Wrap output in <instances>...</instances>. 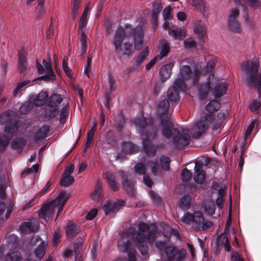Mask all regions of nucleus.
I'll return each instance as SVG.
<instances>
[{"label":"nucleus","instance_id":"obj_1","mask_svg":"<svg viewBox=\"0 0 261 261\" xmlns=\"http://www.w3.org/2000/svg\"><path fill=\"white\" fill-rule=\"evenodd\" d=\"M156 227L154 225H148L140 223L138 225L137 232L133 228H129L123 232L118 242V249L122 252H127L129 261H136V251L135 246L129 241L134 240L140 253L145 255L147 254L148 247L146 243H152L156 236Z\"/></svg>","mask_w":261,"mask_h":261},{"label":"nucleus","instance_id":"obj_2","mask_svg":"<svg viewBox=\"0 0 261 261\" xmlns=\"http://www.w3.org/2000/svg\"><path fill=\"white\" fill-rule=\"evenodd\" d=\"M132 39L135 49L137 50L141 49L144 39L142 27L137 26L130 31L128 29H124L121 27L117 29L112 40L116 56L118 57L129 56L133 53V45L130 42Z\"/></svg>","mask_w":261,"mask_h":261},{"label":"nucleus","instance_id":"obj_3","mask_svg":"<svg viewBox=\"0 0 261 261\" xmlns=\"http://www.w3.org/2000/svg\"><path fill=\"white\" fill-rule=\"evenodd\" d=\"M169 108V103L167 99L160 101L158 107L157 113L161 117L160 124L162 127V134L164 137L172 139L176 146L180 148L189 144L190 129H182L180 134L178 129L173 127L170 115L168 113Z\"/></svg>","mask_w":261,"mask_h":261},{"label":"nucleus","instance_id":"obj_4","mask_svg":"<svg viewBox=\"0 0 261 261\" xmlns=\"http://www.w3.org/2000/svg\"><path fill=\"white\" fill-rule=\"evenodd\" d=\"M134 123L137 131L141 136L143 147L147 155H153L156 151L151 141L156 138L158 130L154 126L152 119H146L142 115H140L135 119Z\"/></svg>","mask_w":261,"mask_h":261},{"label":"nucleus","instance_id":"obj_5","mask_svg":"<svg viewBox=\"0 0 261 261\" xmlns=\"http://www.w3.org/2000/svg\"><path fill=\"white\" fill-rule=\"evenodd\" d=\"M225 114V113L220 112L215 119H213L212 115L206 114L195 122L190 132L192 134L194 138L197 139L211 126L213 130H217L221 127Z\"/></svg>","mask_w":261,"mask_h":261},{"label":"nucleus","instance_id":"obj_6","mask_svg":"<svg viewBox=\"0 0 261 261\" xmlns=\"http://www.w3.org/2000/svg\"><path fill=\"white\" fill-rule=\"evenodd\" d=\"M258 62L248 61L241 65V69L244 73L246 85L251 88L257 89L258 94L261 93V72H258Z\"/></svg>","mask_w":261,"mask_h":261},{"label":"nucleus","instance_id":"obj_7","mask_svg":"<svg viewBox=\"0 0 261 261\" xmlns=\"http://www.w3.org/2000/svg\"><path fill=\"white\" fill-rule=\"evenodd\" d=\"M200 76V72L198 67H195L194 71L192 72L191 67L189 65H181L180 67L179 72L177 77L175 80V84H179V88L183 91L187 90L186 82L191 80L192 83L196 84L199 77Z\"/></svg>","mask_w":261,"mask_h":261},{"label":"nucleus","instance_id":"obj_8","mask_svg":"<svg viewBox=\"0 0 261 261\" xmlns=\"http://www.w3.org/2000/svg\"><path fill=\"white\" fill-rule=\"evenodd\" d=\"M155 246L168 261H182L186 254L185 249L176 248L163 242H158Z\"/></svg>","mask_w":261,"mask_h":261},{"label":"nucleus","instance_id":"obj_9","mask_svg":"<svg viewBox=\"0 0 261 261\" xmlns=\"http://www.w3.org/2000/svg\"><path fill=\"white\" fill-rule=\"evenodd\" d=\"M181 219L184 223L192 225L197 229L204 230L212 225L211 222L204 220L203 215L200 212H195L193 214L187 213Z\"/></svg>","mask_w":261,"mask_h":261},{"label":"nucleus","instance_id":"obj_10","mask_svg":"<svg viewBox=\"0 0 261 261\" xmlns=\"http://www.w3.org/2000/svg\"><path fill=\"white\" fill-rule=\"evenodd\" d=\"M219 81L218 76L212 74L209 76L206 84L200 85L198 89V95L200 100H203L207 98L209 90L212 88V85L217 84Z\"/></svg>","mask_w":261,"mask_h":261},{"label":"nucleus","instance_id":"obj_11","mask_svg":"<svg viewBox=\"0 0 261 261\" xmlns=\"http://www.w3.org/2000/svg\"><path fill=\"white\" fill-rule=\"evenodd\" d=\"M42 64L37 63V68L40 74L45 73V75L42 76L40 79L47 78L48 79H53L55 75L52 69L50 63L47 62L45 60L42 61Z\"/></svg>","mask_w":261,"mask_h":261},{"label":"nucleus","instance_id":"obj_12","mask_svg":"<svg viewBox=\"0 0 261 261\" xmlns=\"http://www.w3.org/2000/svg\"><path fill=\"white\" fill-rule=\"evenodd\" d=\"M123 205V201L118 200L115 202L108 201L103 205L102 209L106 215H112L117 212Z\"/></svg>","mask_w":261,"mask_h":261},{"label":"nucleus","instance_id":"obj_13","mask_svg":"<svg viewBox=\"0 0 261 261\" xmlns=\"http://www.w3.org/2000/svg\"><path fill=\"white\" fill-rule=\"evenodd\" d=\"M46 244L44 242H41L36 248L34 252L28 254L25 261H37L41 259L45 252Z\"/></svg>","mask_w":261,"mask_h":261},{"label":"nucleus","instance_id":"obj_14","mask_svg":"<svg viewBox=\"0 0 261 261\" xmlns=\"http://www.w3.org/2000/svg\"><path fill=\"white\" fill-rule=\"evenodd\" d=\"M39 227V223L37 220L33 218L29 221L24 222L20 225V229L23 233H30L36 231Z\"/></svg>","mask_w":261,"mask_h":261},{"label":"nucleus","instance_id":"obj_15","mask_svg":"<svg viewBox=\"0 0 261 261\" xmlns=\"http://www.w3.org/2000/svg\"><path fill=\"white\" fill-rule=\"evenodd\" d=\"M239 15V11L238 9L232 10L229 15L228 19V27L234 32L240 31V25L237 18Z\"/></svg>","mask_w":261,"mask_h":261},{"label":"nucleus","instance_id":"obj_16","mask_svg":"<svg viewBox=\"0 0 261 261\" xmlns=\"http://www.w3.org/2000/svg\"><path fill=\"white\" fill-rule=\"evenodd\" d=\"M193 31L200 39L203 40L206 35V27L203 21L196 20L193 24Z\"/></svg>","mask_w":261,"mask_h":261},{"label":"nucleus","instance_id":"obj_17","mask_svg":"<svg viewBox=\"0 0 261 261\" xmlns=\"http://www.w3.org/2000/svg\"><path fill=\"white\" fill-rule=\"evenodd\" d=\"M55 208L51 202L44 205L38 212L39 217L47 221L54 212Z\"/></svg>","mask_w":261,"mask_h":261},{"label":"nucleus","instance_id":"obj_18","mask_svg":"<svg viewBox=\"0 0 261 261\" xmlns=\"http://www.w3.org/2000/svg\"><path fill=\"white\" fill-rule=\"evenodd\" d=\"M135 171L140 175L143 174V180L145 184L149 187H151L152 185V181L149 176L146 174V166L145 165L139 163L135 167Z\"/></svg>","mask_w":261,"mask_h":261},{"label":"nucleus","instance_id":"obj_19","mask_svg":"<svg viewBox=\"0 0 261 261\" xmlns=\"http://www.w3.org/2000/svg\"><path fill=\"white\" fill-rule=\"evenodd\" d=\"M179 84H175L174 82L173 85L169 89L167 96L171 101L176 102L179 100V92L181 91L179 88ZM182 92L184 91H182Z\"/></svg>","mask_w":261,"mask_h":261},{"label":"nucleus","instance_id":"obj_20","mask_svg":"<svg viewBox=\"0 0 261 261\" xmlns=\"http://www.w3.org/2000/svg\"><path fill=\"white\" fill-rule=\"evenodd\" d=\"M194 179L198 184H202L205 181V173L202 169L199 162H196Z\"/></svg>","mask_w":261,"mask_h":261},{"label":"nucleus","instance_id":"obj_21","mask_svg":"<svg viewBox=\"0 0 261 261\" xmlns=\"http://www.w3.org/2000/svg\"><path fill=\"white\" fill-rule=\"evenodd\" d=\"M191 5L195 10L202 13L204 17L205 16L208 6L204 0H192Z\"/></svg>","mask_w":261,"mask_h":261},{"label":"nucleus","instance_id":"obj_22","mask_svg":"<svg viewBox=\"0 0 261 261\" xmlns=\"http://www.w3.org/2000/svg\"><path fill=\"white\" fill-rule=\"evenodd\" d=\"M174 66L173 63H169L163 66L160 70V75L161 80L165 82L171 75V70Z\"/></svg>","mask_w":261,"mask_h":261},{"label":"nucleus","instance_id":"obj_23","mask_svg":"<svg viewBox=\"0 0 261 261\" xmlns=\"http://www.w3.org/2000/svg\"><path fill=\"white\" fill-rule=\"evenodd\" d=\"M219 81L216 84L212 85V87H214L212 90V94L216 97H220L224 95L227 91V86L226 83H218Z\"/></svg>","mask_w":261,"mask_h":261},{"label":"nucleus","instance_id":"obj_24","mask_svg":"<svg viewBox=\"0 0 261 261\" xmlns=\"http://www.w3.org/2000/svg\"><path fill=\"white\" fill-rule=\"evenodd\" d=\"M27 53L24 49H21L18 53V69L20 73L23 72L27 69Z\"/></svg>","mask_w":261,"mask_h":261},{"label":"nucleus","instance_id":"obj_25","mask_svg":"<svg viewBox=\"0 0 261 261\" xmlns=\"http://www.w3.org/2000/svg\"><path fill=\"white\" fill-rule=\"evenodd\" d=\"M70 195L66 194L65 192H61L58 197L51 201L53 204L55 206L56 205L64 206L67 200L69 198Z\"/></svg>","mask_w":261,"mask_h":261},{"label":"nucleus","instance_id":"obj_26","mask_svg":"<svg viewBox=\"0 0 261 261\" xmlns=\"http://www.w3.org/2000/svg\"><path fill=\"white\" fill-rule=\"evenodd\" d=\"M89 11V8H88V6H86L81 17L79 22V29L81 30V32H82V31L85 32V30L86 28L87 23V17Z\"/></svg>","mask_w":261,"mask_h":261},{"label":"nucleus","instance_id":"obj_27","mask_svg":"<svg viewBox=\"0 0 261 261\" xmlns=\"http://www.w3.org/2000/svg\"><path fill=\"white\" fill-rule=\"evenodd\" d=\"M149 49L148 47H146L144 50L142 51L140 54L137 56L135 63V66L136 68H138L141 64L144 61L145 59L148 56Z\"/></svg>","mask_w":261,"mask_h":261},{"label":"nucleus","instance_id":"obj_28","mask_svg":"<svg viewBox=\"0 0 261 261\" xmlns=\"http://www.w3.org/2000/svg\"><path fill=\"white\" fill-rule=\"evenodd\" d=\"M18 123L16 121L8 122L6 123L4 131L7 135L14 133L18 129Z\"/></svg>","mask_w":261,"mask_h":261},{"label":"nucleus","instance_id":"obj_29","mask_svg":"<svg viewBox=\"0 0 261 261\" xmlns=\"http://www.w3.org/2000/svg\"><path fill=\"white\" fill-rule=\"evenodd\" d=\"M221 107L219 101L216 100H211L205 106V110L209 113H213L217 111Z\"/></svg>","mask_w":261,"mask_h":261},{"label":"nucleus","instance_id":"obj_30","mask_svg":"<svg viewBox=\"0 0 261 261\" xmlns=\"http://www.w3.org/2000/svg\"><path fill=\"white\" fill-rule=\"evenodd\" d=\"M168 33L175 39H179L186 35V31L184 28H177L175 30L169 29Z\"/></svg>","mask_w":261,"mask_h":261},{"label":"nucleus","instance_id":"obj_31","mask_svg":"<svg viewBox=\"0 0 261 261\" xmlns=\"http://www.w3.org/2000/svg\"><path fill=\"white\" fill-rule=\"evenodd\" d=\"M192 197L190 195L183 196L179 203V207L184 211L188 210L191 205Z\"/></svg>","mask_w":261,"mask_h":261},{"label":"nucleus","instance_id":"obj_32","mask_svg":"<svg viewBox=\"0 0 261 261\" xmlns=\"http://www.w3.org/2000/svg\"><path fill=\"white\" fill-rule=\"evenodd\" d=\"M161 45V49L160 54L157 55L160 59L163 58L166 56L169 51V45L168 42L166 40H162L160 41Z\"/></svg>","mask_w":261,"mask_h":261},{"label":"nucleus","instance_id":"obj_33","mask_svg":"<svg viewBox=\"0 0 261 261\" xmlns=\"http://www.w3.org/2000/svg\"><path fill=\"white\" fill-rule=\"evenodd\" d=\"M103 176L110 185L111 189L113 191L118 190V187L115 182V178L112 174L110 172H106L104 173Z\"/></svg>","mask_w":261,"mask_h":261},{"label":"nucleus","instance_id":"obj_34","mask_svg":"<svg viewBox=\"0 0 261 261\" xmlns=\"http://www.w3.org/2000/svg\"><path fill=\"white\" fill-rule=\"evenodd\" d=\"M216 63V60L214 59H212L208 62L206 65L203 68L201 67L199 68V70L200 72V75L202 73H208L211 72L215 67Z\"/></svg>","mask_w":261,"mask_h":261},{"label":"nucleus","instance_id":"obj_35","mask_svg":"<svg viewBox=\"0 0 261 261\" xmlns=\"http://www.w3.org/2000/svg\"><path fill=\"white\" fill-rule=\"evenodd\" d=\"M48 97V94L46 92H40L36 96L34 102L36 106H41L44 105Z\"/></svg>","mask_w":261,"mask_h":261},{"label":"nucleus","instance_id":"obj_36","mask_svg":"<svg viewBox=\"0 0 261 261\" xmlns=\"http://www.w3.org/2000/svg\"><path fill=\"white\" fill-rule=\"evenodd\" d=\"M21 258L20 253L14 250H12L6 256V261H19Z\"/></svg>","mask_w":261,"mask_h":261},{"label":"nucleus","instance_id":"obj_37","mask_svg":"<svg viewBox=\"0 0 261 261\" xmlns=\"http://www.w3.org/2000/svg\"><path fill=\"white\" fill-rule=\"evenodd\" d=\"M79 232L77 226L74 224L68 225L66 228V235L68 238L75 237Z\"/></svg>","mask_w":261,"mask_h":261},{"label":"nucleus","instance_id":"obj_38","mask_svg":"<svg viewBox=\"0 0 261 261\" xmlns=\"http://www.w3.org/2000/svg\"><path fill=\"white\" fill-rule=\"evenodd\" d=\"M136 150L137 147L132 143H124L122 145V151L126 154L134 153Z\"/></svg>","mask_w":261,"mask_h":261},{"label":"nucleus","instance_id":"obj_39","mask_svg":"<svg viewBox=\"0 0 261 261\" xmlns=\"http://www.w3.org/2000/svg\"><path fill=\"white\" fill-rule=\"evenodd\" d=\"M74 181V178L70 175H63L61 179L60 184L62 186L66 187L70 186Z\"/></svg>","mask_w":261,"mask_h":261},{"label":"nucleus","instance_id":"obj_40","mask_svg":"<svg viewBox=\"0 0 261 261\" xmlns=\"http://www.w3.org/2000/svg\"><path fill=\"white\" fill-rule=\"evenodd\" d=\"M30 82V81L24 80L17 83L16 85V88L13 91V95L17 96L20 93L21 89L29 84Z\"/></svg>","mask_w":261,"mask_h":261},{"label":"nucleus","instance_id":"obj_41","mask_svg":"<svg viewBox=\"0 0 261 261\" xmlns=\"http://www.w3.org/2000/svg\"><path fill=\"white\" fill-rule=\"evenodd\" d=\"M102 189L101 184L98 182L96 186L95 190L91 194L92 198L96 201H98L100 197Z\"/></svg>","mask_w":261,"mask_h":261},{"label":"nucleus","instance_id":"obj_42","mask_svg":"<svg viewBox=\"0 0 261 261\" xmlns=\"http://www.w3.org/2000/svg\"><path fill=\"white\" fill-rule=\"evenodd\" d=\"M204 212L208 215H213L215 212V205L211 201H207L204 207Z\"/></svg>","mask_w":261,"mask_h":261},{"label":"nucleus","instance_id":"obj_43","mask_svg":"<svg viewBox=\"0 0 261 261\" xmlns=\"http://www.w3.org/2000/svg\"><path fill=\"white\" fill-rule=\"evenodd\" d=\"M62 101V98L59 94H53L51 96L49 100V105L52 107H56Z\"/></svg>","mask_w":261,"mask_h":261},{"label":"nucleus","instance_id":"obj_44","mask_svg":"<svg viewBox=\"0 0 261 261\" xmlns=\"http://www.w3.org/2000/svg\"><path fill=\"white\" fill-rule=\"evenodd\" d=\"M80 43H81V55H82L85 53L86 48H87L86 36L85 35V31H82V32H81Z\"/></svg>","mask_w":261,"mask_h":261},{"label":"nucleus","instance_id":"obj_45","mask_svg":"<svg viewBox=\"0 0 261 261\" xmlns=\"http://www.w3.org/2000/svg\"><path fill=\"white\" fill-rule=\"evenodd\" d=\"M149 165L151 167L152 173L155 175L160 168L159 163L156 160H151L148 161L147 165Z\"/></svg>","mask_w":261,"mask_h":261},{"label":"nucleus","instance_id":"obj_46","mask_svg":"<svg viewBox=\"0 0 261 261\" xmlns=\"http://www.w3.org/2000/svg\"><path fill=\"white\" fill-rule=\"evenodd\" d=\"M163 16L164 17V20L167 21L170 19H171L172 17L171 15V8L170 6H168L164 8L163 10Z\"/></svg>","mask_w":261,"mask_h":261},{"label":"nucleus","instance_id":"obj_47","mask_svg":"<svg viewBox=\"0 0 261 261\" xmlns=\"http://www.w3.org/2000/svg\"><path fill=\"white\" fill-rule=\"evenodd\" d=\"M192 173L187 169H184L181 173V178L183 182L188 181L192 177Z\"/></svg>","mask_w":261,"mask_h":261},{"label":"nucleus","instance_id":"obj_48","mask_svg":"<svg viewBox=\"0 0 261 261\" xmlns=\"http://www.w3.org/2000/svg\"><path fill=\"white\" fill-rule=\"evenodd\" d=\"M161 163L162 167L164 170H168L170 163L169 158L167 156H162L161 158Z\"/></svg>","mask_w":261,"mask_h":261},{"label":"nucleus","instance_id":"obj_49","mask_svg":"<svg viewBox=\"0 0 261 261\" xmlns=\"http://www.w3.org/2000/svg\"><path fill=\"white\" fill-rule=\"evenodd\" d=\"M32 109V103L30 102H27L21 105L20 107V111L21 113L25 114L29 112Z\"/></svg>","mask_w":261,"mask_h":261},{"label":"nucleus","instance_id":"obj_50","mask_svg":"<svg viewBox=\"0 0 261 261\" xmlns=\"http://www.w3.org/2000/svg\"><path fill=\"white\" fill-rule=\"evenodd\" d=\"M162 9V4L160 1H155L153 4L152 12L160 14Z\"/></svg>","mask_w":261,"mask_h":261},{"label":"nucleus","instance_id":"obj_51","mask_svg":"<svg viewBox=\"0 0 261 261\" xmlns=\"http://www.w3.org/2000/svg\"><path fill=\"white\" fill-rule=\"evenodd\" d=\"M68 106L64 107L60 114V121L61 122H64L65 118L67 117L68 114Z\"/></svg>","mask_w":261,"mask_h":261},{"label":"nucleus","instance_id":"obj_52","mask_svg":"<svg viewBox=\"0 0 261 261\" xmlns=\"http://www.w3.org/2000/svg\"><path fill=\"white\" fill-rule=\"evenodd\" d=\"M10 139L7 136H4L0 138V150L5 148V147L8 144Z\"/></svg>","mask_w":261,"mask_h":261},{"label":"nucleus","instance_id":"obj_53","mask_svg":"<svg viewBox=\"0 0 261 261\" xmlns=\"http://www.w3.org/2000/svg\"><path fill=\"white\" fill-rule=\"evenodd\" d=\"M196 42L192 38H188L184 41V45L186 48H192L195 46Z\"/></svg>","mask_w":261,"mask_h":261},{"label":"nucleus","instance_id":"obj_54","mask_svg":"<svg viewBox=\"0 0 261 261\" xmlns=\"http://www.w3.org/2000/svg\"><path fill=\"white\" fill-rule=\"evenodd\" d=\"M260 106V102L258 101L255 100L252 102L249 108L252 112H255L257 111L259 109Z\"/></svg>","mask_w":261,"mask_h":261},{"label":"nucleus","instance_id":"obj_55","mask_svg":"<svg viewBox=\"0 0 261 261\" xmlns=\"http://www.w3.org/2000/svg\"><path fill=\"white\" fill-rule=\"evenodd\" d=\"M231 261H244L241 255L237 252H233L231 256Z\"/></svg>","mask_w":261,"mask_h":261},{"label":"nucleus","instance_id":"obj_56","mask_svg":"<svg viewBox=\"0 0 261 261\" xmlns=\"http://www.w3.org/2000/svg\"><path fill=\"white\" fill-rule=\"evenodd\" d=\"M83 246V243L81 241H78L74 245V250L75 253V255H79L80 253V250Z\"/></svg>","mask_w":261,"mask_h":261},{"label":"nucleus","instance_id":"obj_57","mask_svg":"<svg viewBox=\"0 0 261 261\" xmlns=\"http://www.w3.org/2000/svg\"><path fill=\"white\" fill-rule=\"evenodd\" d=\"M81 5L72 4V17L73 19H75L76 15L79 13V9Z\"/></svg>","mask_w":261,"mask_h":261},{"label":"nucleus","instance_id":"obj_58","mask_svg":"<svg viewBox=\"0 0 261 261\" xmlns=\"http://www.w3.org/2000/svg\"><path fill=\"white\" fill-rule=\"evenodd\" d=\"M97 213V210L93 209L88 213L86 216V218L88 220H91L93 219L96 215Z\"/></svg>","mask_w":261,"mask_h":261},{"label":"nucleus","instance_id":"obj_59","mask_svg":"<svg viewBox=\"0 0 261 261\" xmlns=\"http://www.w3.org/2000/svg\"><path fill=\"white\" fill-rule=\"evenodd\" d=\"M39 169V165L38 164H36L33 165L31 168H30L25 171V173H32L33 172H37Z\"/></svg>","mask_w":261,"mask_h":261},{"label":"nucleus","instance_id":"obj_60","mask_svg":"<svg viewBox=\"0 0 261 261\" xmlns=\"http://www.w3.org/2000/svg\"><path fill=\"white\" fill-rule=\"evenodd\" d=\"M160 59L159 57L155 56L152 59L148 64L146 65V69L147 70L150 69L156 63L158 60Z\"/></svg>","mask_w":261,"mask_h":261},{"label":"nucleus","instance_id":"obj_61","mask_svg":"<svg viewBox=\"0 0 261 261\" xmlns=\"http://www.w3.org/2000/svg\"><path fill=\"white\" fill-rule=\"evenodd\" d=\"M61 234L59 232H55L53 237V243L54 245H57L60 242Z\"/></svg>","mask_w":261,"mask_h":261},{"label":"nucleus","instance_id":"obj_62","mask_svg":"<svg viewBox=\"0 0 261 261\" xmlns=\"http://www.w3.org/2000/svg\"><path fill=\"white\" fill-rule=\"evenodd\" d=\"M49 131V127L48 126H45L43 127H42L40 130V132L38 134V136H39V133H41V134L40 135V136H39L41 138H44L46 136V134H47V133Z\"/></svg>","mask_w":261,"mask_h":261},{"label":"nucleus","instance_id":"obj_63","mask_svg":"<svg viewBox=\"0 0 261 261\" xmlns=\"http://www.w3.org/2000/svg\"><path fill=\"white\" fill-rule=\"evenodd\" d=\"M250 6L254 8L260 6V2L258 0H247Z\"/></svg>","mask_w":261,"mask_h":261},{"label":"nucleus","instance_id":"obj_64","mask_svg":"<svg viewBox=\"0 0 261 261\" xmlns=\"http://www.w3.org/2000/svg\"><path fill=\"white\" fill-rule=\"evenodd\" d=\"M150 195L154 202L156 203H160L161 202L160 197H159L155 193L151 192Z\"/></svg>","mask_w":261,"mask_h":261}]
</instances>
